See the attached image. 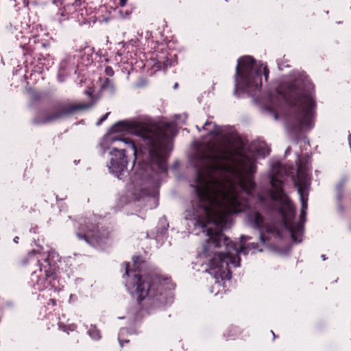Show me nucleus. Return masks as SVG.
<instances>
[{
    "instance_id": "1",
    "label": "nucleus",
    "mask_w": 351,
    "mask_h": 351,
    "mask_svg": "<svg viewBox=\"0 0 351 351\" xmlns=\"http://www.w3.org/2000/svg\"><path fill=\"white\" fill-rule=\"evenodd\" d=\"M256 169L254 159L226 149L217 151L211 156L208 167L197 172L195 187L201 204L195 226L204 228L209 223L216 229L206 230L207 246L204 248L210 257L206 271L216 283L219 279L230 280V265L240 266L238 255L243 248L236 247L221 232L230 227V215L245 210V202L238 189L251 195Z\"/></svg>"
},
{
    "instance_id": "2",
    "label": "nucleus",
    "mask_w": 351,
    "mask_h": 351,
    "mask_svg": "<svg viewBox=\"0 0 351 351\" xmlns=\"http://www.w3.org/2000/svg\"><path fill=\"white\" fill-rule=\"evenodd\" d=\"M114 133L124 132L139 136L147 147L152 160L162 165L164 147L168 139L174 135V125L168 124L163 130L145 128L135 120L122 121L114 124L111 128Z\"/></svg>"
},
{
    "instance_id": "3",
    "label": "nucleus",
    "mask_w": 351,
    "mask_h": 351,
    "mask_svg": "<svg viewBox=\"0 0 351 351\" xmlns=\"http://www.w3.org/2000/svg\"><path fill=\"white\" fill-rule=\"evenodd\" d=\"M118 143L117 147H112L110 152V162L107 167L110 173L114 174L118 178L122 172L127 167L128 160L125 153L132 152L134 158L136 157V148L133 143L129 138H118L113 137L110 134L106 135L101 143L104 149H109L110 145Z\"/></svg>"
},
{
    "instance_id": "4",
    "label": "nucleus",
    "mask_w": 351,
    "mask_h": 351,
    "mask_svg": "<svg viewBox=\"0 0 351 351\" xmlns=\"http://www.w3.org/2000/svg\"><path fill=\"white\" fill-rule=\"evenodd\" d=\"M261 67L266 80L269 75V69L266 66L261 65L256 69V64L250 56H243L237 61L235 75V88H258L261 86Z\"/></svg>"
},
{
    "instance_id": "5",
    "label": "nucleus",
    "mask_w": 351,
    "mask_h": 351,
    "mask_svg": "<svg viewBox=\"0 0 351 351\" xmlns=\"http://www.w3.org/2000/svg\"><path fill=\"white\" fill-rule=\"evenodd\" d=\"M138 257H133V265L135 269H130L129 263H125V287L128 291L135 296L138 302L144 300L147 296L150 298H156V300L160 301L157 298L156 291L160 289V287L154 284L150 285L151 278L149 276L142 278L136 271L138 269Z\"/></svg>"
},
{
    "instance_id": "6",
    "label": "nucleus",
    "mask_w": 351,
    "mask_h": 351,
    "mask_svg": "<svg viewBox=\"0 0 351 351\" xmlns=\"http://www.w3.org/2000/svg\"><path fill=\"white\" fill-rule=\"evenodd\" d=\"M295 105L301 109L300 127L302 130H309L314 126V108L315 103L311 93L301 95Z\"/></svg>"
},
{
    "instance_id": "7",
    "label": "nucleus",
    "mask_w": 351,
    "mask_h": 351,
    "mask_svg": "<svg viewBox=\"0 0 351 351\" xmlns=\"http://www.w3.org/2000/svg\"><path fill=\"white\" fill-rule=\"evenodd\" d=\"M284 169L279 165L273 166L271 176V184L272 189L271 197L272 199L280 201L289 209L291 215H293L295 208L291 205L290 200L282 190V173Z\"/></svg>"
},
{
    "instance_id": "8",
    "label": "nucleus",
    "mask_w": 351,
    "mask_h": 351,
    "mask_svg": "<svg viewBox=\"0 0 351 351\" xmlns=\"http://www.w3.org/2000/svg\"><path fill=\"white\" fill-rule=\"evenodd\" d=\"M284 223L285 228L289 230L293 241L295 243L301 242L304 230L303 226L299 223L291 225L287 221L286 217H284Z\"/></svg>"
},
{
    "instance_id": "9",
    "label": "nucleus",
    "mask_w": 351,
    "mask_h": 351,
    "mask_svg": "<svg viewBox=\"0 0 351 351\" xmlns=\"http://www.w3.org/2000/svg\"><path fill=\"white\" fill-rule=\"evenodd\" d=\"M295 185L298 188V193L300 197V201H301L300 213H301V217H302L305 216L306 212L307 210V206H308L307 198L305 197V192H306V190L307 189V185L305 184L304 186H302L299 183H296Z\"/></svg>"
},
{
    "instance_id": "10",
    "label": "nucleus",
    "mask_w": 351,
    "mask_h": 351,
    "mask_svg": "<svg viewBox=\"0 0 351 351\" xmlns=\"http://www.w3.org/2000/svg\"><path fill=\"white\" fill-rule=\"evenodd\" d=\"M247 220L250 224L256 228L262 227L263 219L254 210H250L247 213Z\"/></svg>"
},
{
    "instance_id": "11",
    "label": "nucleus",
    "mask_w": 351,
    "mask_h": 351,
    "mask_svg": "<svg viewBox=\"0 0 351 351\" xmlns=\"http://www.w3.org/2000/svg\"><path fill=\"white\" fill-rule=\"evenodd\" d=\"M202 129L207 131L210 136L217 135L221 132L220 128L211 121L206 122L203 125Z\"/></svg>"
},
{
    "instance_id": "12",
    "label": "nucleus",
    "mask_w": 351,
    "mask_h": 351,
    "mask_svg": "<svg viewBox=\"0 0 351 351\" xmlns=\"http://www.w3.org/2000/svg\"><path fill=\"white\" fill-rule=\"evenodd\" d=\"M269 148L264 143H262L256 150V157H265L269 154Z\"/></svg>"
},
{
    "instance_id": "13",
    "label": "nucleus",
    "mask_w": 351,
    "mask_h": 351,
    "mask_svg": "<svg viewBox=\"0 0 351 351\" xmlns=\"http://www.w3.org/2000/svg\"><path fill=\"white\" fill-rule=\"evenodd\" d=\"M88 333H89V335L90 337L94 339V340H98L100 339V332L99 331L96 329L95 328H91L89 331H88Z\"/></svg>"
},
{
    "instance_id": "14",
    "label": "nucleus",
    "mask_w": 351,
    "mask_h": 351,
    "mask_svg": "<svg viewBox=\"0 0 351 351\" xmlns=\"http://www.w3.org/2000/svg\"><path fill=\"white\" fill-rule=\"evenodd\" d=\"M109 114V112L106 113L105 115H104L97 122V125H100L104 121H105L108 116Z\"/></svg>"
},
{
    "instance_id": "15",
    "label": "nucleus",
    "mask_w": 351,
    "mask_h": 351,
    "mask_svg": "<svg viewBox=\"0 0 351 351\" xmlns=\"http://www.w3.org/2000/svg\"><path fill=\"white\" fill-rule=\"evenodd\" d=\"M260 239H261V240L263 243H266V239H265L264 235H263V234L262 232L260 234Z\"/></svg>"
},
{
    "instance_id": "16",
    "label": "nucleus",
    "mask_w": 351,
    "mask_h": 351,
    "mask_svg": "<svg viewBox=\"0 0 351 351\" xmlns=\"http://www.w3.org/2000/svg\"><path fill=\"white\" fill-rule=\"evenodd\" d=\"M87 237H89V235H86V236H82V235H80V234H78V237L80 239H84L86 240V242H88V239H87Z\"/></svg>"
},
{
    "instance_id": "17",
    "label": "nucleus",
    "mask_w": 351,
    "mask_h": 351,
    "mask_svg": "<svg viewBox=\"0 0 351 351\" xmlns=\"http://www.w3.org/2000/svg\"><path fill=\"white\" fill-rule=\"evenodd\" d=\"M127 0H120V5L124 7L126 4Z\"/></svg>"
},
{
    "instance_id": "18",
    "label": "nucleus",
    "mask_w": 351,
    "mask_h": 351,
    "mask_svg": "<svg viewBox=\"0 0 351 351\" xmlns=\"http://www.w3.org/2000/svg\"><path fill=\"white\" fill-rule=\"evenodd\" d=\"M106 73H107L108 74H110V72H112V69H111V68H110V67H107V68L106 69Z\"/></svg>"
},
{
    "instance_id": "19",
    "label": "nucleus",
    "mask_w": 351,
    "mask_h": 351,
    "mask_svg": "<svg viewBox=\"0 0 351 351\" xmlns=\"http://www.w3.org/2000/svg\"><path fill=\"white\" fill-rule=\"evenodd\" d=\"M265 230L267 232H271V233H273V231L271 230V229H270L268 227H265Z\"/></svg>"
},
{
    "instance_id": "20",
    "label": "nucleus",
    "mask_w": 351,
    "mask_h": 351,
    "mask_svg": "<svg viewBox=\"0 0 351 351\" xmlns=\"http://www.w3.org/2000/svg\"><path fill=\"white\" fill-rule=\"evenodd\" d=\"M86 108L87 107L85 106H81L77 107L78 109H84V108Z\"/></svg>"
},
{
    "instance_id": "21",
    "label": "nucleus",
    "mask_w": 351,
    "mask_h": 351,
    "mask_svg": "<svg viewBox=\"0 0 351 351\" xmlns=\"http://www.w3.org/2000/svg\"><path fill=\"white\" fill-rule=\"evenodd\" d=\"M18 239H19V237H16L14 239V241L15 243H18Z\"/></svg>"
},
{
    "instance_id": "22",
    "label": "nucleus",
    "mask_w": 351,
    "mask_h": 351,
    "mask_svg": "<svg viewBox=\"0 0 351 351\" xmlns=\"http://www.w3.org/2000/svg\"><path fill=\"white\" fill-rule=\"evenodd\" d=\"M251 250H254L255 249V245L254 244H251Z\"/></svg>"
},
{
    "instance_id": "23",
    "label": "nucleus",
    "mask_w": 351,
    "mask_h": 351,
    "mask_svg": "<svg viewBox=\"0 0 351 351\" xmlns=\"http://www.w3.org/2000/svg\"><path fill=\"white\" fill-rule=\"evenodd\" d=\"M300 170H298V177L300 178Z\"/></svg>"
},
{
    "instance_id": "24",
    "label": "nucleus",
    "mask_w": 351,
    "mask_h": 351,
    "mask_svg": "<svg viewBox=\"0 0 351 351\" xmlns=\"http://www.w3.org/2000/svg\"><path fill=\"white\" fill-rule=\"evenodd\" d=\"M274 119L276 120V119H278V116H277V114H274Z\"/></svg>"
},
{
    "instance_id": "25",
    "label": "nucleus",
    "mask_w": 351,
    "mask_h": 351,
    "mask_svg": "<svg viewBox=\"0 0 351 351\" xmlns=\"http://www.w3.org/2000/svg\"><path fill=\"white\" fill-rule=\"evenodd\" d=\"M308 88H309V89H313V86H312V85H311V84H309V86H308Z\"/></svg>"
},
{
    "instance_id": "26",
    "label": "nucleus",
    "mask_w": 351,
    "mask_h": 351,
    "mask_svg": "<svg viewBox=\"0 0 351 351\" xmlns=\"http://www.w3.org/2000/svg\"><path fill=\"white\" fill-rule=\"evenodd\" d=\"M289 152V148H287L285 151V153L287 154Z\"/></svg>"
},
{
    "instance_id": "27",
    "label": "nucleus",
    "mask_w": 351,
    "mask_h": 351,
    "mask_svg": "<svg viewBox=\"0 0 351 351\" xmlns=\"http://www.w3.org/2000/svg\"><path fill=\"white\" fill-rule=\"evenodd\" d=\"M322 258H323V260H324V261L326 259V258H325V256H324V255H322Z\"/></svg>"
},
{
    "instance_id": "28",
    "label": "nucleus",
    "mask_w": 351,
    "mask_h": 351,
    "mask_svg": "<svg viewBox=\"0 0 351 351\" xmlns=\"http://www.w3.org/2000/svg\"><path fill=\"white\" fill-rule=\"evenodd\" d=\"M178 86V84L176 83L175 85H174V87L176 88Z\"/></svg>"
},
{
    "instance_id": "29",
    "label": "nucleus",
    "mask_w": 351,
    "mask_h": 351,
    "mask_svg": "<svg viewBox=\"0 0 351 351\" xmlns=\"http://www.w3.org/2000/svg\"><path fill=\"white\" fill-rule=\"evenodd\" d=\"M119 343H120L121 346H122L123 345H122V342L121 340H119Z\"/></svg>"
}]
</instances>
